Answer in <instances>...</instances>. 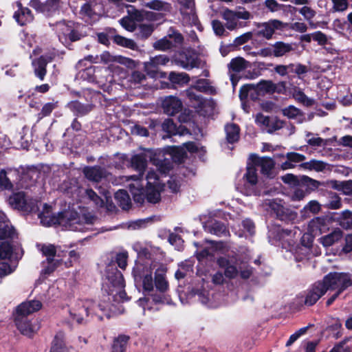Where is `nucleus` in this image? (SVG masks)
Wrapping results in <instances>:
<instances>
[{"label":"nucleus","instance_id":"obj_1","mask_svg":"<svg viewBox=\"0 0 352 352\" xmlns=\"http://www.w3.org/2000/svg\"><path fill=\"white\" fill-rule=\"evenodd\" d=\"M148 157L146 153L134 155L131 159V165L133 169L139 172V175L123 177L128 183L127 187L134 201L139 204H143L145 199L150 203H157L164 188V183L161 182L157 174L152 170L148 171L146 175L147 183L146 188H144L142 177L146 167Z\"/></svg>","mask_w":352,"mask_h":352},{"label":"nucleus","instance_id":"obj_2","mask_svg":"<svg viewBox=\"0 0 352 352\" xmlns=\"http://www.w3.org/2000/svg\"><path fill=\"white\" fill-rule=\"evenodd\" d=\"M152 270L149 261L144 263L138 261L133 270L135 280L142 283L144 292H154V286L155 287L156 292L151 294V299L155 303L168 302L169 299L164 294L168 289V283L166 279L165 272L157 270L153 280Z\"/></svg>","mask_w":352,"mask_h":352},{"label":"nucleus","instance_id":"obj_3","mask_svg":"<svg viewBox=\"0 0 352 352\" xmlns=\"http://www.w3.org/2000/svg\"><path fill=\"white\" fill-rule=\"evenodd\" d=\"M41 223L45 226L59 225L72 231L85 232L91 229L95 219L89 214L79 215L73 210H67L54 214L52 207L43 204V210L38 214Z\"/></svg>","mask_w":352,"mask_h":352},{"label":"nucleus","instance_id":"obj_4","mask_svg":"<svg viewBox=\"0 0 352 352\" xmlns=\"http://www.w3.org/2000/svg\"><path fill=\"white\" fill-rule=\"evenodd\" d=\"M98 309L102 311L109 310L112 314H120L122 310L116 309L113 304L104 303L99 304L96 307L95 302L90 300L85 301H78L69 311L70 318L73 322L78 324H82L88 320L89 316L95 314H97L96 309Z\"/></svg>","mask_w":352,"mask_h":352},{"label":"nucleus","instance_id":"obj_5","mask_svg":"<svg viewBox=\"0 0 352 352\" xmlns=\"http://www.w3.org/2000/svg\"><path fill=\"white\" fill-rule=\"evenodd\" d=\"M38 300H30L21 303L16 309L15 323L19 331L24 336L32 337L39 329L38 324H32L26 317L41 308Z\"/></svg>","mask_w":352,"mask_h":352},{"label":"nucleus","instance_id":"obj_6","mask_svg":"<svg viewBox=\"0 0 352 352\" xmlns=\"http://www.w3.org/2000/svg\"><path fill=\"white\" fill-rule=\"evenodd\" d=\"M107 278L116 290H112L111 295L113 296L114 301L119 303L126 298V293L123 290L124 280L122 274L113 266L110 265L107 270Z\"/></svg>","mask_w":352,"mask_h":352},{"label":"nucleus","instance_id":"obj_7","mask_svg":"<svg viewBox=\"0 0 352 352\" xmlns=\"http://www.w3.org/2000/svg\"><path fill=\"white\" fill-rule=\"evenodd\" d=\"M56 31L59 41L65 45L80 38L77 26L72 21H60L56 24Z\"/></svg>","mask_w":352,"mask_h":352},{"label":"nucleus","instance_id":"obj_8","mask_svg":"<svg viewBox=\"0 0 352 352\" xmlns=\"http://www.w3.org/2000/svg\"><path fill=\"white\" fill-rule=\"evenodd\" d=\"M322 283L327 287V290H337L339 292H342L352 285V279L349 274L333 272L325 276Z\"/></svg>","mask_w":352,"mask_h":352},{"label":"nucleus","instance_id":"obj_9","mask_svg":"<svg viewBox=\"0 0 352 352\" xmlns=\"http://www.w3.org/2000/svg\"><path fill=\"white\" fill-rule=\"evenodd\" d=\"M264 207L267 210L273 212L282 221H293L297 217V214L286 208L280 199H267L264 203Z\"/></svg>","mask_w":352,"mask_h":352},{"label":"nucleus","instance_id":"obj_10","mask_svg":"<svg viewBox=\"0 0 352 352\" xmlns=\"http://www.w3.org/2000/svg\"><path fill=\"white\" fill-rule=\"evenodd\" d=\"M169 58L164 54L151 57L149 60L144 63V70L151 78H165L166 74L160 69V66L166 65Z\"/></svg>","mask_w":352,"mask_h":352},{"label":"nucleus","instance_id":"obj_11","mask_svg":"<svg viewBox=\"0 0 352 352\" xmlns=\"http://www.w3.org/2000/svg\"><path fill=\"white\" fill-rule=\"evenodd\" d=\"M287 25V23L277 19L270 20L267 22L257 23L256 28L254 30V34L269 40L272 38L273 34L277 31L284 30Z\"/></svg>","mask_w":352,"mask_h":352},{"label":"nucleus","instance_id":"obj_12","mask_svg":"<svg viewBox=\"0 0 352 352\" xmlns=\"http://www.w3.org/2000/svg\"><path fill=\"white\" fill-rule=\"evenodd\" d=\"M251 65L250 63L242 57H236L232 58L228 65V73L234 89L241 76L239 74L240 72L245 70Z\"/></svg>","mask_w":352,"mask_h":352},{"label":"nucleus","instance_id":"obj_13","mask_svg":"<svg viewBox=\"0 0 352 352\" xmlns=\"http://www.w3.org/2000/svg\"><path fill=\"white\" fill-rule=\"evenodd\" d=\"M19 171L10 168L0 170V192L12 191L19 186L17 184Z\"/></svg>","mask_w":352,"mask_h":352},{"label":"nucleus","instance_id":"obj_14","mask_svg":"<svg viewBox=\"0 0 352 352\" xmlns=\"http://www.w3.org/2000/svg\"><path fill=\"white\" fill-rule=\"evenodd\" d=\"M42 252L47 257V265L45 267V274L52 272L60 263L62 255L53 245H45L42 247Z\"/></svg>","mask_w":352,"mask_h":352},{"label":"nucleus","instance_id":"obj_15","mask_svg":"<svg viewBox=\"0 0 352 352\" xmlns=\"http://www.w3.org/2000/svg\"><path fill=\"white\" fill-rule=\"evenodd\" d=\"M327 291V287L324 285L322 281L315 283L307 291L305 304L308 306L314 305Z\"/></svg>","mask_w":352,"mask_h":352},{"label":"nucleus","instance_id":"obj_16","mask_svg":"<svg viewBox=\"0 0 352 352\" xmlns=\"http://www.w3.org/2000/svg\"><path fill=\"white\" fill-rule=\"evenodd\" d=\"M330 219L325 217H318L311 220L308 224V232L313 236L320 235L329 230Z\"/></svg>","mask_w":352,"mask_h":352},{"label":"nucleus","instance_id":"obj_17","mask_svg":"<svg viewBox=\"0 0 352 352\" xmlns=\"http://www.w3.org/2000/svg\"><path fill=\"white\" fill-rule=\"evenodd\" d=\"M162 107L166 114L174 116L182 110V102L178 98L168 96L163 99Z\"/></svg>","mask_w":352,"mask_h":352},{"label":"nucleus","instance_id":"obj_18","mask_svg":"<svg viewBox=\"0 0 352 352\" xmlns=\"http://www.w3.org/2000/svg\"><path fill=\"white\" fill-rule=\"evenodd\" d=\"M250 159L254 165L260 166L263 174L270 176L271 170L274 166V162L270 157H259L255 154H252Z\"/></svg>","mask_w":352,"mask_h":352},{"label":"nucleus","instance_id":"obj_19","mask_svg":"<svg viewBox=\"0 0 352 352\" xmlns=\"http://www.w3.org/2000/svg\"><path fill=\"white\" fill-rule=\"evenodd\" d=\"M85 177L89 181L98 182L107 178L108 173L100 166H87L83 169Z\"/></svg>","mask_w":352,"mask_h":352},{"label":"nucleus","instance_id":"obj_20","mask_svg":"<svg viewBox=\"0 0 352 352\" xmlns=\"http://www.w3.org/2000/svg\"><path fill=\"white\" fill-rule=\"evenodd\" d=\"M175 63L177 65L186 70L192 69L194 67H203L205 64V63L201 61L200 59L192 56L186 55L185 56H182L179 58L176 59Z\"/></svg>","mask_w":352,"mask_h":352},{"label":"nucleus","instance_id":"obj_21","mask_svg":"<svg viewBox=\"0 0 352 352\" xmlns=\"http://www.w3.org/2000/svg\"><path fill=\"white\" fill-rule=\"evenodd\" d=\"M52 56H41L38 59L34 60L32 65L34 67L35 75L43 80L46 74V65L52 61Z\"/></svg>","mask_w":352,"mask_h":352},{"label":"nucleus","instance_id":"obj_22","mask_svg":"<svg viewBox=\"0 0 352 352\" xmlns=\"http://www.w3.org/2000/svg\"><path fill=\"white\" fill-rule=\"evenodd\" d=\"M231 262L225 257H220L217 259L219 266L225 269V276L229 278H234L239 274V270L236 265L231 264Z\"/></svg>","mask_w":352,"mask_h":352},{"label":"nucleus","instance_id":"obj_23","mask_svg":"<svg viewBox=\"0 0 352 352\" xmlns=\"http://www.w3.org/2000/svg\"><path fill=\"white\" fill-rule=\"evenodd\" d=\"M17 6L19 9L14 14V18L16 22L21 25L31 22L33 20V16L30 10L27 8H23L21 3L19 2L17 3Z\"/></svg>","mask_w":352,"mask_h":352},{"label":"nucleus","instance_id":"obj_24","mask_svg":"<svg viewBox=\"0 0 352 352\" xmlns=\"http://www.w3.org/2000/svg\"><path fill=\"white\" fill-rule=\"evenodd\" d=\"M9 204L17 209L28 210L27 199L23 192H17L12 195L8 199Z\"/></svg>","mask_w":352,"mask_h":352},{"label":"nucleus","instance_id":"obj_25","mask_svg":"<svg viewBox=\"0 0 352 352\" xmlns=\"http://www.w3.org/2000/svg\"><path fill=\"white\" fill-rule=\"evenodd\" d=\"M14 232V229L7 220L6 216L0 210V237H12Z\"/></svg>","mask_w":352,"mask_h":352},{"label":"nucleus","instance_id":"obj_26","mask_svg":"<svg viewBox=\"0 0 352 352\" xmlns=\"http://www.w3.org/2000/svg\"><path fill=\"white\" fill-rule=\"evenodd\" d=\"M206 231L217 236H226L227 234V230L226 226L218 221H208L204 226Z\"/></svg>","mask_w":352,"mask_h":352},{"label":"nucleus","instance_id":"obj_27","mask_svg":"<svg viewBox=\"0 0 352 352\" xmlns=\"http://www.w3.org/2000/svg\"><path fill=\"white\" fill-rule=\"evenodd\" d=\"M342 237V232L337 228L330 234L320 238V243L324 247H329L338 242Z\"/></svg>","mask_w":352,"mask_h":352},{"label":"nucleus","instance_id":"obj_28","mask_svg":"<svg viewBox=\"0 0 352 352\" xmlns=\"http://www.w3.org/2000/svg\"><path fill=\"white\" fill-rule=\"evenodd\" d=\"M239 128L236 124H229L225 126L226 140L229 143H234L239 139Z\"/></svg>","mask_w":352,"mask_h":352},{"label":"nucleus","instance_id":"obj_29","mask_svg":"<svg viewBox=\"0 0 352 352\" xmlns=\"http://www.w3.org/2000/svg\"><path fill=\"white\" fill-rule=\"evenodd\" d=\"M327 164L322 161L311 160L309 162L302 163L300 166L308 170H315L316 172L323 171L326 168Z\"/></svg>","mask_w":352,"mask_h":352},{"label":"nucleus","instance_id":"obj_30","mask_svg":"<svg viewBox=\"0 0 352 352\" xmlns=\"http://www.w3.org/2000/svg\"><path fill=\"white\" fill-rule=\"evenodd\" d=\"M63 338L62 333H58L54 336L50 352H69L65 346Z\"/></svg>","mask_w":352,"mask_h":352},{"label":"nucleus","instance_id":"obj_31","mask_svg":"<svg viewBox=\"0 0 352 352\" xmlns=\"http://www.w3.org/2000/svg\"><path fill=\"white\" fill-rule=\"evenodd\" d=\"M80 14L86 21L92 22L98 19V15L93 10L89 3H85L82 6Z\"/></svg>","mask_w":352,"mask_h":352},{"label":"nucleus","instance_id":"obj_32","mask_svg":"<svg viewBox=\"0 0 352 352\" xmlns=\"http://www.w3.org/2000/svg\"><path fill=\"white\" fill-rule=\"evenodd\" d=\"M223 18L226 21V26L228 30H233L237 27V19L234 11L228 9L224 10Z\"/></svg>","mask_w":352,"mask_h":352},{"label":"nucleus","instance_id":"obj_33","mask_svg":"<svg viewBox=\"0 0 352 352\" xmlns=\"http://www.w3.org/2000/svg\"><path fill=\"white\" fill-rule=\"evenodd\" d=\"M273 55L276 57L283 56L292 50V45L283 42H276L273 46Z\"/></svg>","mask_w":352,"mask_h":352},{"label":"nucleus","instance_id":"obj_34","mask_svg":"<svg viewBox=\"0 0 352 352\" xmlns=\"http://www.w3.org/2000/svg\"><path fill=\"white\" fill-rule=\"evenodd\" d=\"M115 198L120 206L124 210H127L131 205V199L129 195L124 190H119L115 194Z\"/></svg>","mask_w":352,"mask_h":352},{"label":"nucleus","instance_id":"obj_35","mask_svg":"<svg viewBox=\"0 0 352 352\" xmlns=\"http://www.w3.org/2000/svg\"><path fill=\"white\" fill-rule=\"evenodd\" d=\"M145 6L150 9L162 12H170L171 8L170 4L160 0H153L146 2Z\"/></svg>","mask_w":352,"mask_h":352},{"label":"nucleus","instance_id":"obj_36","mask_svg":"<svg viewBox=\"0 0 352 352\" xmlns=\"http://www.w3.org/2000/svg\"><path fill=\"white\" fill-rule=\"evenodd\" d=\"M256 166L254 165L252 162L251 164H248L246 173L244 175L246 181L252 186L255 185L258 181L257 170Z\"/></svg>","mask_w":352,"mask_h":352},{"label":"nucleus","instance_id":"obj_37","mask_svg":"<svg viewBox=\"0 0 352 352\" xmlns=\"http://www.w3.org/2000/svg\"><path fill=\"white\" fill-rule=\"evenodd\" d=\"M259 94L273 93L276 85L270 80H262L254 87Z\"/></svg>","mask_w":352,"mask_h":352},{"label":"nucleus","instance_id":"obj_38","mask_svg":"<svg viewBox=\"0 0 352 352\" xmlns=\"http://www.w3.org/2000/svg\"><path fill=\"white\" fill-rule=\"evenodd\" d=\"M168 79L171 82L175 84H187L190 80V78L187 74L177 73L175 72H171L169 74Z\"/></svg>","mask_w":352,"mask_h":352},{"label":"nucleus","instance_id":"obj_39","mask_svg":"<svg viewBox=\"0 0 352 352\" xmlns=\"http://www.w3.org/2000/svg\"><path fill=\"white\" fill-rule=\"evenodd\" d=\"M128 340V336H118L113 342L112 352H124Z\"/></svg>","mask_w":352,"mask_h":352},{"label":"nucleus","instance_id":"obj_40","mask_svg":"<svg viewBox=\"0 0 352 352\" xmlns=\"http://www.w3.org/2000/svg\"><path fill=\"white\" fill-rule=\"evenodd\" d=\"M155 156L156 155H155L153 157L149 156L151 160L153 162V164L158 168L160 172L163 173H166L168 172L171 168L170 162L168 160H162L158 158L156 159Z\"/></svg>","mask_w":352,"mask_h":352},{"label":"nucleus","instance_id":"obj_41","mask_svg":"<svg viewBox=\"0 0 352 352\" xmlns=\"http://www.w3.org/2000/svg\"><path fill=\"white\" fill-rule=\"evenodd\" d=\"M298 12L307 21H309V25L312 28H316V25L311 21L316 15V12L312 8L305 6Z\"/></svg>","mask_w":352,"mask_h":352},{"label":"nucleus","instance_id":"obj_42","mask_svg":"<svg viewBox=\"0 0 352 352\" xmlns=\"http://www.w3.org/2000/svg\"><path fill=\"white\" fill-rule=\"evenodd\" d=\"M113 40L118 45L131 50H135L137 47L136 43L133 40L126 38L120 35L115 36Z\"/></svg>","mask_w":352,"mask_h":352},{"label":"nucleus","instance_id":"obj_43","mask_svg":"<svg viewBox=\"0 0 352 352\" xmlns=\"http://www.w3.org/2000/svg\"><path fill=\"white\" fill-rule=\"evenodd\" d=\"M340 225L344 229L352 228V212L344 210L341 214Z\"/></svg>","mask_w":352,"mask_h":352},{"label":"nucleus","instance_id":"obj_44","mask_svg":"<svg viewBox=\"0 0 352 352\" xmlns=\"http://www.w3.org/2000/svg\"><path fill=\"white\" fill-rule=\"evenodd\" d=\"M179 2L182 5L181 13L183 15H192L193 16L195 7L193 0H179Z\"/></svg>","mask_w":352,"mask_h":352},{"label":"nucleus","instance_id":"obj_45","mask_svg":"<svg viewBox=\"0 0 352 352\" xmlns=\"http://www.w3.org/2000/svg\"><path fill=\"white\" fill-rule=\"evenodd\" d=\"M172 47L173 43L167 37L161 38L153 43V47L160 51H166Z\"/></svg>","mask_w":352,"mask_h":352},{"label":"nucleus","instance_id":"obj_46","mask_svg":"<svg viewBox=\"0 0 352 352\" xmlns=\"http://www.w3.org/2000/svg\"><path fill=\"white\" fill-rule=\"evenodd\" d=\"M100 60L104 63H109L111 62H118L124 63V58L122 56H114L110 54L108 52H103L100 56Z\"/></svg>","mask_w":352,"mask_h":352},{"label":"nucleus","instance_id":"obj_47","mask_svg":"<svg viewBox=\"0 0 352 352\" xmlns=\"http://www.w3.org/2000/svg\"><path fill=\"white\" fill-rule=\"evenodd\" d=\"M44 12L51 14L59 8V0H48L44 3Z\"/></svg>","mask_w":352,"mask_h":352},{"label":"nucleus","instance_id":"obj_48","mask_svg":"<svg viewBox=\"0 0 352 352\" xmlns=\"http://www.w3.org/2000/svg\"><path fill=\"white\" fill-rule=\"evenodd\" d=\"M120 25L126 30L133 32L135 29V22L131 16H124L120 20Z\"/></svg>","mask_w":352,"mask_h":352},{"label":"nucleus","instance_id":"obj_49","mask_svg":"<svg viewBox=\"0 0 352 352\" xmlns=\"http://www.w3.org/2000/svg\"><path fill=\"white\" fill-rule=\"evenodd\" d=\"M12 254V247L9 243H3L0 245V260L9 258Z\"/></svg>","mask_w":352,"mask_h":352},{"label":"nucleus","instance_id":"obj_50","mask_svg":"<svg viewBox=\"0 0 352 352\" xmlns=\"http://www.w3.org/2000/svg\"><path fill=\"white\" fill-rule=\"evenodd\" d=\"M87 197L91 200L96 206L102 207L104 204L103 200L98 197L96 193L91 189H87L85 191Z\"/></svg>","mask_w":352,"mask_h":352},{"label":"nucleus","instance_id":"obj_51","mask_svg":"<svg viewBox=\"0 0 352 352\" xmlns=\"http://www.w3.org/2000/svg\"><path fill=\"white\" fill-rule=\"evenodd\" d=\"M314 41H316L319 45H325L329 43V37L320 31L313 32Z\"/></svg>","mask_w":352,"mask_h":352},{"label":"nucleus","instance_id":"obj_52","mask_svg":"<svg viewBox=\"0 0 352 352\" xmlns=\"http://www.w3.org/2000/svg\"><path fill=\"white\" fill-rule=\"evenodd\" d=\"M255 122L258 125L266 129L271 123V119L268 116H265L262 113H258L256 116Z\"/></svg>","mask_w":352,"mask_h":352},{"label":"nucleus","instance_id":"obj_53","mask_svg":"<svg viewBox=\"0 0 352 352\" xmlns=\"http://www.w3.org/2000/svg\"><path fill=\"white\" fill-rule=\"evenodd\" d=\"M283 113L289 118H295L300 116V110L294 106H289L283 109Z\"/></svg>","mask_w":352,"mask_h":352},{"label":"nucleus","instance_id":"obj_54","mask_svg":"<svg viewBox=\"0 0 352 352\" xmlns=\"http://www.w3.org/2000/svg\"><path fill=\"white\" fill-rule=\"evenodd\" d=\"M286 157L288 160H290L292 164L302 162L306 159L304 155L294 152L287 153Z\"/></svg>","mask_w":352,"mask_h":352},{"label":"nucleus","instance_id":"obj_55","mask_svg":"<svg viewBox=\"0 0 352 352\" xmlns=\"http://www.w3.org/2000/svg\"><path fill=\"white\" fill-rule=\"evenodd\" d=\"M320 209V204L316 200L309 201L303 208L305 211L309 210L314 214L319 212Z\"/></svg>","mask_w":352,"mask_h":352},{"label":"nucleus","instance_id":"obj_56","mask_svg":"<svg viewBox=\"0 0 352 352\" xmlns=\"http://www.w3.org/2000/svg\"><path fill=\"white\" fill-rule=\"evenodd\" d=\"M127 252H120L116 255V262L121 269H125L127 265Z\"/></svg>","mask_w":352,"mask_h":352},{"label":"nucleus","instance_id":"obj_57","mask_svg":"<svg viewBox=\"0 0 352 352\" xmlns=\"http://www.w3.org/2000/svg\"><path fill=\"white\" fill-rule=\"evenodd\" d=\"M333 6V9L336 12H342L347 9L348 3L346 0H331Z\"/></svg>","mask_w":352,"mask_h":352},{"label":"nucleus","instance_id":"obj_58","mask_svg":"<svg viewBox=\"0 0 352 352\" xmlns=\"http://www.w3.org/2000/svg\"><path fill=\"white\" fill-rule=\"evenodd\" d=\"M140 35L142 38H147L153 31L152 25L142 24L139 28Z\"/></svg>","mask_w":352,"mask_h":352},{"label":"nucleus","instance_id":"obj_59","mask_svg":"<svg viewBox=\"0 0 352 352\" xmlns=\"http://www.w3.org/2000/svg\"><path fill=\"white\" fill-rule=\"evenodd\" d=\"M14 270V267H12L6 261L0 262V276H4L11 274Z\"/></svg>","mask_w":352,"mask_h":352},{"label":"nucleus","instance_id":"obj_60","mask_svg":"<svg viewBox=\"0 0 352 352\" xmlns=\"http://www.w3.org/2000/svg\"><path fill=\"white\" fill-rule=\"evenodd\" d=\"M150 221L149 219H138L131 222L129 228L133 230L144 228Z\"/></svg>","mask_w":352,"mask_h":352},{"label":"nucleus","instance_id":"obj_61","mask_svg":"<svg viewBox=\"0 0 352 352\" xmlns=\"http://www.w3.org/2000/svg\"><path fill=\"white\" fill-rule=\"evenodd\" d=\"M327 207L330 209H338L341 207L340 198L336 195H333L327 204Z\"/></svg>","mask_w":352,"mask_h":352},{"label":"nucleus","instance_id":"obj_62","mask_svg":"<svg viewBox=\"0 0 352 352\" xmlns=\"http://www.w3.org/2000/svg\"><path fill=\"white\" fill-rule=\"evenodd\" d=\"M168 241L171 245H175L178 250L180 249L183 243L181 237L173 233L169 235Z\"/></svg>","mask_w":352,"mask_h":352},{"label":"nucleus","instance_id":"obj_63","mask_svg":"<svg viewBox=\"0 0 352 352\" xmlns=\"http://www.w3.org/2000/svg\"><path fill=\"white\" fill-rule=\"evenodd\" d=\"M74 107L81 114H86L91 111L92 109V105L91 104H82L79 102H75Z\"/></svg>","mask_w":352,"mask_h":352},{"label":"nucleus","instance_id":"obj_64","mask_svg":"<svg viewBox=\"0 0 352 352\" xmlns=\"http://www.w3.org/2000/svg\"><path fill=\"white\" fill-rule=\"evenodd\" d=\"M336 188H340L343 192L346 195L352 194V181L349 180L346 182H342Z\"/></svg>","mask_w":352,"mask_h":352}]
</instances>
